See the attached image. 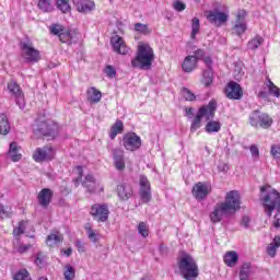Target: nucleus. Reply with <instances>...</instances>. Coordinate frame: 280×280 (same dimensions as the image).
<instances>
[{
	"label": "nucleus",
	"instance_id": "nucleus-45",
	"mask_svg": "<svg viewBox=\"0 0 280 280\" xmlns=\"http://www.w3.org/2000/svg\"><path fill=\"white\" fill-rule=\"evenodd\" d=\"M25 233V221H20L19 226L13 230V235H23Z\"/></svg>",
	"mask_w": 280,
	"mask_h": 280
},
{
	"label": "nucleus",
	"instance_id": "nucleus-36",
	"mask_svg": "<svg viewBox=\"0 0 280 280\" xmlns=\"http://www.w3.org/2000/svg\"><path fill=\"white\" fill-rule=\"evenodd\" d=\"M200 32V19L192 18L191 20V33L190 37L194 39L196 38V35Z\"/></svg>",
	"mask_w": 280,
	"mask_h": 280
},
{
	"label": "nucleus",
	"instance_id": "nucleus-61",
	"mask_svg": "<svg viewBox=\"0 0 280 280\" xmlns=\"http://www.w3.org/2000/svg\"><path fill=\"white\" fill-rule=\"evenodd\" d=\"M218 170H219V172H223V174H226V172H229V170H230V166H229V164L223 163L218 166Z\"/></svg>",
	"mask_w": 280,
	"mask_h": 280
},
{
	"label": "nucleus",
	"instance_id": "nucleus-13",
	"mask_svg": "<svg viewBox=\"0 0 280 280\" xmlns=\"http://www.w3.org/2000/svg\"><path fill=\"white\" fill-rule=\"evenodd\" d=\"M232 213L233 212L229 210L223 202L217 203L213 211L210 213V220L213 224H218V222H222L224 215H231Z\"/></svg>",
	"mask_w": 280,
	"mask_h": 280
},
{
	"label": "nucleus",
	"instance_id": "nucleus-35",
	"mask_svg": "<svg viewBox=\"0 0 280 280\" xmlns=\"http://www.w3.org/2000/svg\"><path fill=\"white\" fill-rule=\"evenodd\" d=\"M201 84H205L206 86H211V84H213V70L203 71Z\"/></svg>",
	"mask_w": 280,
	"mask_h": 280
},
{
	"label": "nucleus",
	"instance_id": "nucleus-18",
	"mask_svg": "<svg viewBox=\"0 0 280 280\" xmlns=\"http://www.w3.org/2000/svg\"><path fill=\"white\" fill-rule=\"evenodd\" d=\"M110 44L114 51L120 54V56H126L128 51H130V48L126 46V42H124V38L119 37V35L112 37Z\"/></svg>",
	"mask_w": 280,
	"mask_h": 280
},
{
	"label": "nucleus",
	"instance_id": "nucleus-57",
	"mask_svg": "<svg viewBox=\"0 0 280 280\" xmlns=\"http://www.w3.org/2000/svg\"><path fill=\"white\" fill-rule=\"evenodd\" d=\"M250 154L253 156V159H259V148H257V145L253 144L250 148Z\"/></svg>",
	"mask_w": 280,
	"mask_h": 280
},
{
	"label": "nucleus",
	"instance_id": "nucleus-30",
	"mask_svg": "<svg viewBox=\"0 0 280 280\" xmlns=\"http://www.w3.org/2000/svg\"><path fill=\"white\" fill-rule=\"evenodd\" d=\"M10 133V121L8 120V116L5 114H0V135H9Z\"/></svg>",
	"mask_w": 280,
	"mask_h": 280
},
{
	"label": "nucleus",
	"instance_id": "nucleus-6",
	"mask_svg": "<svg viewBox=\"0 0 280 280\" xmlns=\"http://www.w3.org/2000/svg\"><path fill=\"white\" fill-rule=\"evenodd\" d=\"M20 48L22 51V58H24L25 62L34 65L40 60V51L34 48V43H32L30 38L26 37L23 39L20 43Z\"/></svg>",
	"mask_w": 280,
	"mask_h": 280
},
{
	"label": "nucleus",
	"instance_id": "nucleus-5",
	"mask_svg": "<svg viewBox=\"0 0 280 280\" xmlns=\"http://www.w3.org/2000/svg\"><path fill=\"white\" fill-rule=\"evenodd\" d=\"M50 34L58 36L61 43H67L68 45H73L78 43V33L75 31H69L60 24H52L49 27Z\"/></svg>",
	"mask_w": 280,
	"mask_h": 280
},
{
	"label": "nucleus",
	"instance_id": "nucleus-22",
	"mask_svg": "<svg viewBox=\"0 0 280 280\" xmlns=\"http://www.w3.org/2000/svg\"><path fill=\"white\" fill-rule=\"evenodd\" d=\"M132 186H130V184L124 183L117 186V195L120 200H130V198H132Z\"/></svg>",
	"mask_w": 280,
	"mask_h": 280
},
{
	"label": "nucleus",
	"instance_id": "nucleus-58",
	"mask_svg": "<svg viewBox=\"0 0 280 280\" xmlns=\"http://www.w3.org/2000/svg\"><path fill=\"white\" fill-rule=\"evenodd\" d=\"M203 62L207 67L206 70H213V60L211 59V57H205Z\"/></svg>",
	"mask_w": 280,
	"mask_h": 280
},
{
	"label": "nucleus",
	"instance_id": "nucleus-50",
	"mask_svg": "<svg viewBox=\"0 0 280 280\" xmlns=\"http://www.w3.org/2000/svg\"><path fill=\"white\" fill-rule=\"evenodd\" d=\"M105 73L108 78H115L117 75V70L113 66H107L105 68Z\"/></svg>",
	"mask_w": 280,
	"mask_h": 280
},
{
	"label": "nucleus",
	"instance_id": "nucleus-28",
	"mask_svg": "<svg viewBox=\"0 0 280 280\" xmlns=\"http://www.w3.org/2000/svg\"><path fill=\"white\" fill-rule=\"evenodd\" d=\"M205 130L208 135H212V132H220V130H222V124L218 120L210 119L208 120Z\"/></svg>",
	"mask_w": 280,
	"mask_h": 280
},
{
	"label": "nucleus",
	"instance_id": "nucleus-8",
	"mask_svg": "<svg viewBox=\"0 0 280 280\" xmlns=\"http://www.w3.org/2000/svg\"><path fill=\"white\" fill-rule=\"evenodd\" d=\"M205 16L207 21H209V23H211V25H214L215 27H220L221 25H224L226 21H229V14L218 9L206 11Z\"/></svg>",
	"mask_w": 280,
	"mask_h": 280
},
{
	"label": "nucleus",
	"instance_id": "nucleus-46",
	"mask_svg": "<svg viewBox=\"0 0 280 280\" xmlns=\"http://www.w3.org/2000/svg\"><path fill=\"white\" fill-rule=\"evenodd\" d=\"M173 8L174 10H176V12H183L187 9V4H185L183 1L180 0H176L174 3H173Z\"/></svg>",
	"mask_w": 280,
	"mask_h": 280
},
{
	"label": "nucleus",
	"instance_id": "nucleus-37",
	"mask_svg": "<svg viewBox=\"0 0 280 280\" xmlns=\"http://www.w3.org/2000/svg\"><path fill=\"white\" fill-rule=\"evenodd\" d=\"M63 277H65V280L75 279V268H73L71 265H66Z\"/></svg>",
	"mask_w": 280,
	"mask_h": 280
},
{
	"label": "nucleus",
	"instance_id": "nucleus-38",
	"mask_svg": "<svg viewBox=\"0 0 280 280\" xmlns=\"http://www.w3.org/2000/svg\"><path fill=\"white\" fill-rule=\"evenodd\" d=\"M261 43H264V38L260 36H256L250 42H248L247 48L252 50L258 49Z\"/></svg>",
	"mask_w": 280,
	"mask_h": 280
},
{
	"label": "nucleus",
	"instance_id": "nucleus-64",
	"mask_svg": "<svg viewBox=\"0 0 280 280\" xmlns=\"http://www.w3.org/2000/svg\"><path fill=\"white\" fill-rule=\"evenodd\" d=\"M272 246H276V248L280 247V236H276L273 238V242L271 243Z\"/></svg>",
	"mask_w": 280,
	"mask_h": 280
},
{
	"label": "nucleus",
	"instance_id": "nucleus-15",
	"mask_svg": "<svg viewBox=\"0 0 280 280\" xmlns=\"http://www.w3.org/2000/svg\"><path fill=\"white\" fill-rule=\"evenodd\" d=\"M140 197L142 202H150L152 200V190L150 186V180L145 175L140 176Z\"/></svg>",
	"mask_w": 280,
	"mask_h": 280
},
{
	"label": "nucleus",
	"instance_id": "nucleus-56",
	"mask_svg": "<svg viewBox=\"0 0 280 280\" xmlns=\"http://www.w3.org/2000/svg\"><path fill=\"white\" fill-rule=\"evenodd\" d=\"M194 58H196V61L202 60L205 58V50L203 49H197L195 50Z\"/></svg>",
	"mask_w": 280,
	"mask_h": 280
},
{
	"label": "nucleus",
	"instance_id": "nucleus-43",
	"mask_svg": "<svg viewBox=\"0 0 280 280\" xmlns=\"http://www.w3.org/2000/svg\"><path fill=\"white\" fill-rule=\"evenodd\" d=\"M268 90L270 95H273V97H280V89L272 83V81H268Z\"/></svg>",
	"mask_w": 280,
	"mask_h": 280
},
{
	"label": "nucleus",
	"instance_id": "nucleus-47",
	"mask_svg": "<svg viewBox=\"0 0 280 280\" xmlns=\"http://www.w3.org/2000/svg\"><path fill=\"white\" fill-rule=\"evenodd\" d=\"M32 248V245H23V244H21V245H19V247H16L15 245H14V250H15V253H19L20 255H23L24 253H27V250H30Z\"/></svg>",
	"mask_w": 280,
	"mask_h": 280
},
{
	"label": "nucleus",
	"instance_id": "nucleus-33",
	"mask_svg": "<svg viewBox=\"0 0 280 280\" xmlns=\"http://www.w3.org/2000/svg\"><path fill=\"white\" fill-rule=\"evenodd\" d=\"M246 21H236L235 25L233 26V32L236 34V36H242L246 32Z\"/></svg>",
	"mask_w": 280,
	"mask_h": 280
},
{
	"label": "nucleus",
	"instance_id": "nucleus-39",
	"mask_svg": "<svg viewBox=\"0 0 280 280\" xmlns=\"http://www.w3.org/2000/svg\"><path fill=\"white\" fill-rule=\"evenodd\" d=\"M13 280H32V277H30L27 269H22L14 275Z\"/></svg>",
	"mask_w": 280,
	"mask_h": 280
},
{
	"label": "nucleus",
	"instance_id": "nucleus-52",
	"mask_svg": "<svg viewBox=\"0 0 280 280\" xmlns=\"http://www.w3.org/2000/svg\"><path fill=\"white\" fill-rule=\"evenodd\" d=\"M9 156H10L11 161H13V163H16V162L21 161V159H23V155L20 154L19 152L9 153Z\"/></svg>",
	"mask_w": 280,
	"mask_h": 280
},
{
	"label": "nucleus",
	"instance_id": "nucleus-51",
	"mask_svg": "<svg viewBox=\"0 0 280 280\" xmlns=\"http://www.w3.org/2000/svg\"><path fill=\"white\" fill-rule=\"evenodd\" d=\"M241 226H244V229H250V218L248 215H244L242 218Z\"/></svg>",
	"mask_w": 280,
	"mask_h": 280
},
{
	"label": "nucleus",
	"instance_id": "nucleus-21",
	"mask_svg": "<svg viewBox=\"0 0 280 280\" xmlns=\"http://www.w3.org/2000/svg\"><path fill=\"white\" fill-rule=\"evenodd\" d=\"M72 3L75 5L78 12H82L83 14H88V12H93V10H95V2L93 1L72 0Z\"/></svg>",
	"mask_w": 280,
	"mask_h": 280
},
{
	"label": "nucleus",
	"instance_id": "nucleus-7",
	"mask_svg": "<svg viewBox=\"0 0 280 280\" xmlns=\"http://www.w3.org/2000/svg\"><path fill=\"white\" fill-rule=\"evenodd\" d=\"M272 121L273 120L270 115L266 113L261 114L259 110H254L249 115V124L254 128H264L265 130H267L268 128H270V126H272Z\"/></svg>",
	"mask_w": 280,
	"mask_h": 280
},
{
	"label": "nucleus",
	"instance_id": "nucleus-48",
	"mask_svg": "<svg viewBox=\"0 0 280 280\" xmlns=\"http://www.w3.org/2000/svg\"><path fill=\"white\" fill-rule=\"evenodd\" d=\"M88 231V237L89 240H91L94 244L97 243V234L95 233V231H93V229L91 228H85Z\"/></svg>",
	"mask_w": 280,
	"mask_h": 280
},
{
	"label": "nucleus",
	"instance_id": "nucleus-55",
	"mask_svg": "<svg viewBox=\"0 0 280 280\" xmlns=\"http://www.w3.org/2000/svg\"><path fill=\"white\" fill-rule=\"evenodd\" d=\"M0 215L1 218H10V215H12V212H10V210H7L3 205H0Z\"/></svg>",
	"mask_w": 280,
	"mask_h": 280
},
{
	"label": "nucleus",
	"instance_id": "nucleus-54",
	"mask_svg": "<svg viewBox=\"0 0 280 280\" xmlns=\"http://www.w3.org/2000/svg\"><path fill=\"white\" fill-rule=\"evenodd\" d=\"M277 248L275 245L270 244L267 247V255H269V257H275L277 255Z\"/></svg>",
	"mask_w": 280,
	"mask_h": 280
},
{
	"label": "nucleus",
	"instance_id": "nucleus-4",
	"mask_svg": "<svg viewBox=\"0 0 280 280\" xmlns=\"http://www.w3.org/2000/svg\"><path fill=\"white\" fill-rule=\"evenodd\" d=\"M215 110H218V103L215 101H210L209 104L201 106L191 122L190 132H196L202 126V117L206 118V121L213 119Z\"/></svg>",
	"mask_w": 280,
	"mask_h": 280
},
{
	"label": "nucleus",
	"instance_id": "nucleus-34",
	"mask_svg": "<svg viewBox=\"0 0 280 280\" xmlns=\"http://www.w3.org/2000/svg\"><path fill=\"white\" fill-rule=\"evenodd\" d=\"M56 4L58 10L63 14H69V12H71V4H69V0H57Z\"/></svg>",
	"mask_w": 280,
	"mask_h": 280
},
{
	"label": "nucleus",
	"instance_id": "nucleus-16",
	"mask_svg": "<svg viewBox=\"0 0 280 280\" xmlns=\"http://www.w3.org/2000/svg\"><path fill=\"white\" fill-rule=\"evenodd\" d=\"M211 194V186L209 184L198 182L192 187V196L196 198V200H205L207 196Z\"/></svg>",
	"mask_w": 280,
	"mask_h": 280
},
{
	"label": "nucleus",
	"instance_id": "nucleus-44",
	"mask_svg": "<svg viewBox=\"0 0 280 280\" xmlns=\"http://www.w3.org/2000/svg\"><path fill=\"white\" fill-rule=\"evenodd\" d=\"M135 31L139 32L140 34H144V36H148V34H150V28L148 27V24L136 23Z\"/></svg>",
	"mask_w": 280,
	"mask_h": 280
},
{
	"label": "nucleus",
	"instance_id": "nucleus-62",
	"mask_svg": "<svg viewBox=\"0 0 280 280\" xmlns=\"http://www.w3.org/2000/svg\"><path fill=\"white\" fill-rule=\"evenodd\" d=\"M244 19H246V11L245 10L238 11L236 15V21H244Z\"/></svg>",
	"mask_w": 280,
	"mask_h": 280
},
{
	"label": "nucleus",
	"instance_id": "nucleus-11",
	"mask_svg": "<svg viewBox=\"0 0 280 280\" xmlns=\"http://www.w3.org/2000/svg\"><path fill=\"white\" fill-rule=\"evenodd\" d=\"M122 145L125 150H129L130 152H135L141 148V137H139L135 132H129L122 138Z\"/></svg>",
	"mask_w": 280,
	"mask_h": 280
},
{
	"label": "nucleus",
	"instance_id": "nucleus-3",
	"mask_svg": "<svg viewBox=\"0 0 280 280\" xmlns=\"http://www.w3.org/2000/svg\"><path fill=\"white\" fill-rule=\"evenodd\" d=\"M262 207L268 218H272V211L277 209V213L273 217L272 224L275 229H279L280 228V194L277 190H273L267 194L262 199Z\"/></svg>",
	"mask_w": 280,
	"mask_h": 280
},
{
	"label": "nucleus",
	"instance_id": "nucleus-27",
	"mask_svg": "<svg viewBox=\"0 0 280 280\" xmlns=\"http://www.w3.org/2000/svg\"><path fill=\"white\" fill-rule=\"evenodd\" d=\"M82 186L88 189L89 194H95V189L97 187V182L95 177L91 174L86 175L84 180L82 182Z\"/></svg>",
	"mask_w": 280,
	"mask_h": 280
},
{
	"label": "nucleus",
	"instance_id": "nucleus-17",
	"mask_svg": "<svg viewBox=\"0 0 280 280\" xmlns=\"http://www.w3.org/2000/svg\"><path fill=\"white\" fill-rule=\"evenodd\" d=\"M225 95L229 100H242L244 91L240 83L231 81L225 88Z\"/></svg>",
	"mask_w": 280,
	"mask_h": 280
},
{
	"label": "nucleus",
	"instance_id": "nucleus-2",
	"mask_svg": "<svg viewBox=\"0 0 280 280\" xmlns=\"http://www.w3.org/2000/svg\"><path fill=\"white\" fill-rule=\"evenodd\" d=\"M177 266L183 279H198V275H200V271L198 269V264L196 262V259H194L191 255L187 253H182V255L177 258Z\"/></svg>",
	"mask_w": 280,
	"mask_h": 280
},
{
	"label": "nucleus",
	"instance_id": "nucleus-9",
	"mask_svg": "<svg viewBox=\"0 0 280 280\" xmlns=\"http://www.w3.org/2000/svg\"><path fill=\"white\" fill-rule=\"evenodd\" d=\"M8 91L14 97L15 104H18L19 108L23 110V108H25V95L23 94V90H21V85L14 81H11L8 83Z\"/></svg>",
	"mask_w": 280,
	"mask_h": 280
},
{
	"label": "nucleus",
	"instance_id": "nucleus-23",
	"mask_svg": "<svg viewBox=\"0 0 280 280\" xmlns=\"http://www.w3.org/2000/svg\"><path fill=\"white\" fill-rule=\"evenodd\" d=\"M113 156H114V165L116 170H118L119 172H121L122 170H126V161L124 160V150L114 149Z\"/></svg>",
	"mask_w": 280,
	"mask_h": 280
},
{
	"label": "nucleus",
	"instance_id": "nucleus-26",
	"mask_svg": "<svg viewBox=\"0 0 280 280\" xmlns=\"http://www.w3.org/2000/svg\"><path fill=\"white\" fill-rule=\"evenodd\" d=\"M223 261L229 266V268H235V266H237V261H240V255H237V252L235 250L226 252L223 257Z\"/></svg>",
	"mask_w": 280,
	"mask_h": 280
},
{
	"label": "nucleus",
	"instance_id": "nucleus-41",
	"mask_svg": "<svg viewBox=\"0 0 280 280\" xmlns=\"http://www.w3.org/2000/svg\"><path fill=\"white\" fill-rule=\"evenodd\" d=\"M182 95L186 100V102H194V100H196V94H194L187 88H182Z\"/></svg>",
	"mask_w": 280,
	"mask_h": 280
},
{
	"label": "nucleus",
	"instance_id": "nucleus-25",
	"mask_svg": "<svg viewBox=\"0 0 280 280\" xmlns=\"http://www.w3.org/2000/svg\"><path fill=\"white\" fill-rule=\"evenodd\" d=\"M250 277H253V265L250 262H244L240 267L238 279L250 280Z\"/></svg>",
	"mask_w": 280,
	"mask_h": 280
},
{
	"label": "nucleus",
	"instance_id": "nucleus-63",
	"mask_svg": "<svg viewBox=\"0 0 280 280\" xmlns=\"http://www.w3.org/2000/svg\"><path fill=\"white\" fill-rule=\"evenodd\" d=\"M78 172H79V177L77 179H74L75 187H78V185H80V180H82V167L81 166H78Z\"/></svg>",
	"mask_w": 280,
	"mask_h": 280
},
{
	"label": "nucleus",
	"instance_id": "nucleus-10",
	"mask_svg": "<svg viewBox=\"0 0 280 280\" xmlns=\"http://www.w3.org/2000/svg\"><path fill=\"white\" fill-rule=\"evenodd\" d=\"M223 203L232 213H235V211H240L242 205V202L240 201V191L230 190L229 192H226L225 201Z\"/></svg>",
	"mask_w": 280,
	"mask_h": 280
},
{
	"label": "nucleus",
	"instance_id": "nucleus-24",
	"mask_svg": "<svg viewBox=\"0 0 280 280\" xmlns=\"http://www.w3.org/2000/svg\"><path fill=\"white\" fill-rule=\"evenodd\" d=\"M198 67V61L196 60V57L189 55L185 57L183 63H182V69L185 73H191L195 69Z\"/></svg>",
	"mask_w": 280,
	"mask_h": 280
},
{
	"label": "nucleus",
	"instance_id": "nucleus-12",
	"mask_svg": "<svg viewBox=\"0 0 280 280\" xmlns=\"http://www.w3.org/2000/svg\"><path fill=\"white\" fill-rule=\"evenodd\" d=\"M54 156H56V152L54 151L52 147H44V148H37L35 150V153L33 154L34 161L36 163H43L44 161H51L54 160Z\"/></svg>",
	"mask_w": 280,
	"mask_h": 280
},
{
	"label": "nucleus",
	"instance_id": "nucleus-1",
	"mask_svg": "<svg viewBox=\"0 0 280 280\" xmlns=\"http://www.w3.org/2000/svg\"><path fill=\"white\" fill-rule=\"evenodd\" d=\"M152 62H154V49L149 44L139 45L136 57L131 60V67L142 71H150Z\"/></svg>",
	"mask_w": 280,
	"mask_h": 280
},
{
	"label": "nucleus",
	"instance_id": "nucleus-14",
	"mask_svg": "<svg viewBox=\"0 0 280 280\" xmlns=\"http://www.w3.org/2000/svg\"><path fill=\"white\" fill-rule=\"evenodd\" d=\"M109 213L107 205L95 203L91 208V215H93L96 222H106Z\"/></svg>",
	"mask_w": 280,
	"mask_h": 280
},
{
	"label": "nucleus",
	"instance_id": "nucleus-32",
	"mask_svg": "<svg viewBox=\"0 0 280 280\" xmlns=\"http://www.w3.org/2000/svg\"><path fill=\"white\" fill-rule=\"evenodd\" d=\"M88 98L90 100V102L97 104V102L102 100V92L95 88H91L88 90Z\"/></svg>",
	"mask_w": 280,
	"mask_h": 280
},
{
	"label": "nucleus",
	"instance_id": "nucleus-40",
	"mask_svg": "<svg viewBox=\"0 0 280 280\" xmlns=\"http://www.w3.org/2000/svg\"><path fill=\"white\" fill-rule=\"evenodd\" d=\"M38 8L42 10V12H52L54 10V7L49 0H39Z\"/></svg>",
	"mask_w": 280,
	"mask_h": 280
},
{
	"label": "nucleus",
	"instance_id": "nucleus-19",
	"mask_svg": "<svg viewBox=\"0 0 280 280\" xmlns=\"http://www.w3.org/2000/svg\"><path fill=\"white\" fill-rule=\"evenodd\" d=\"M39 132L40 135H43V137L47 138L48 141H51L52 139H56V137H58V126L54 124L49 125L47 122H43Z\"/></svg>",
	"mask_w": 280,
	"mask_h": 280
},
{
	"label": "nucleus",
	"instance_id": "nucleus-60",
	"mask_svg": "<svg viewBox=\"0 0 280 280\" xmlns=\"http://www.w3.org/2000/svg\"><path fill=\"white\" fill-rule=\"evenodd\" d=\"M14 152H19V144H16V142H11L9 148V154H13Z\"/></svg>",
	"mask_w": 280,
	"mask_h": 280
},
{
	"label": "nucleus",
	"instance_id": "nucleus-31",
	"mask_svg": "<svg viewBox=\"0 0 280 280\" xmlns=\"http://www.w3.org/2000/svg\"><path fill=\"white\" fill-rule=\"evenodd\" d=\"M62 240H65V237L62 236V234L60 233H57V234H49L47 236V240H46V244L48 246H56V244H60L62 243Z\"/></svg>",
	"mask_w": 280,
	"mask_h": 280
},
{
	"label": "nucleus",
	"instance_id": "nucleus-29",
	"mask_svg": "<svg viewBox=\"0 0 280 280\" xmlns=\"http://www.w3.org/2000/svg\"><path fill=\"white\" fill-rule=\"evenodd\" d=\"M124 132V122L121 120H117L110 128L109 138L114 140L117 135H121Z\"/></svg>",
	"mask_w": 280,
	"mask_h": 280
},
{
	"label": "nucleus",
	"instance_id": "nucleus-42",
	"mask_svg": "<svg viewBox=\"0 0 280 280\" xmlns=\"http://www.w3.org/2000/svg\"><path fill=\"white\" fill-rule=\"evenodd\" d=\"M138 233L142 237H148V235H150V229H148V224H145V222H140L139 223Z\"/></svg>",
	"mask_w": 280,
	"mask_h": 280
},
{
	"label": "nucleus",
	"instance_id": "nucleus-53",
	"mask_svg": "<svg viewBox=\"0 0 280 280\" xmlns=\"http://www.w3.org/2000/svg\"><path fill=\"white\" fill-rule=\"evenodd\" d=\"M271 154L275 159H280V145H271Z\"/></svg>",
	"mask_w": 280,
	"mask_h": 280
},
{
	"label": "nucleus",
	"instance_id": "nucleus-59",
	"mask_svg": "<svg viewBox=\"0 0 280 280\" xmlns=\"http://www.w3.org/2000/svg\"><path fill=\"white\" fill-rule=\"evenodd\" d=\"M74 246L78 248L79 253H84L86 250V247H84V243H82V241L80 240L75 241Z\"/></svg>",
	"mask_w": 280,
	"mask_h": 280
},
{
	"label": "nucleus",
	"instance_id": "nucleus-20",
	"mask_svg": "<svg viewBox=\"0 0 280 280\" xmlns=\"http://www.w3.org/2000/svg\"><path fill=\"white\" fill-rule=\"evenodd\" d=\"M51 198H54V191L49 188H43L37 196L38 205L43 209H47L51 205Z\"/></svg>",
	"mask_w": 280,
	"mask_h": 280
},
{
	"label": "nucleus",
	"instance_id": "nucleus-49",
	"mask_svg": "<svg viewBox=\"0 0 280 280\" xmlns=\"http://www.w3.org/2000/svg\"><path fill=\"white\" fill-rule=\"evenodd\" d=\"M35 264L39 268H43V266H45V257L43 256V253H38L36 255Z\"/></svg>",
	"mask_w": 280,
	"mask_h": 280
}]
</instances>
